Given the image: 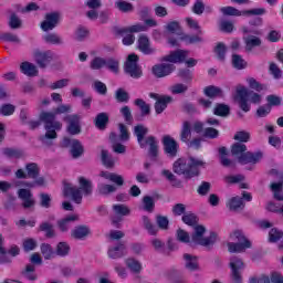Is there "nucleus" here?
I'll return each mask as SVG.
<instances>
[{
    "label": "nucleus",
    "mask_w": 283,
    "mask_h": 283,
    "mask_svg": "<svg viewBox=\"0 0 283 283\" xmlns=\"http://www.w3.org/2000/svg\"><path fill=\"white\" fill-rule=\"evenodd\" d=\"M72 112V105L61 104L55 108V112H42L40 113V120L44 125L45 134L41 135L38 140L44 145V147H52L54 145V140L59 138V134L56 132H61L63 129V124L56 120V115L59 114H70Z\"/></svg>",
    "instance_id": "1"
},
{
    "label": "nucleus",
    "mask_w": 283,
    "mask_h": 283,
    "mask_svg": "<svg viewBox=\"0 0 283 283\" xmlns=\"http://www.w3.org/2000/svg\"><path fill=\"white\" fill-rule=\"evenodd\" d=\"M78 185L80 187H76L66 180L63 181L64 198H71L75 205L83 202V196L87 197L94 193V184H92V180L85 177H78Z\"/></svg>",
    "instance_id": "2"
},
{
    "label": "nucleus",
    "mask_w": 283,
    "mask_h": 283,
    "mask_svg": "<svg viewBox=\"0 0 283 283\" xmlns=\"http://www.w3.org/2000/svg\"><path fill=\"white\" fill-rule=\"evenodd\" d=\"M234 101H237L242 112L248 113L251 112V104H249V102L253 103L254 105H260V103H262V95L255 91L247 88L242 84H239L235 88Z\"/></svg>",
    "instance_id": "3"
},
{
    "label": "nucleus",
    "mask_w": 283,
    "mask_h": 283,
    "mask_svg": "<svg viewBox=\"0 0 283 283\" xmlns=\"http://www.w3.org/2000/svg\"><path fill=\"white\" fill-rule=\"evenodd\" d=\"M231 156L238 160L240 165H255L262 160V151H247V145L234 143L231 146Z\"/></svg>",
    "instance_id": "4"
},
{
    "label": "nucleus",
    "mask_w": 283,
    "mask_h": 283,
    "mask_svg": "<svg viewBox=\"0 0 283 283\" xmlns=\"http://www.w3.org/2000/svg\"><path fill=\"white\" fill-rule=\"evenodd\" d=\"M27 178H31L33 181H23L22 187L28 189H34V187H45V177H41V168L39 164L29 163L25 165Z\"/></svg>",
    "instance_id": "5"
},
{
    "label": "nucleus",
    "mask_w": 283,
    "mask_h": 283,
    "mask_svg": "<svg viewBox=\"0 0 283 283\" xmlns=\"http://www.w3.org/2000/svg\"><path fill=\"white\" fill-rule=\"evenodd\" d=\"M143 227L147 230L149 235H158V232L161 231H169V218L167 216L157 214L156 216V224L151 222V219L147 216L142 217Z\"/></svg>",
    "instance_id": "6"
},
{
    "label": "nucleus",
    "mask_w": 283,
    "mask_h": 283,
    "mask_svg": "<svg viewBox=\"0 0 283 283\" xmlns=\"http://www.w3.org/2000/svg\"><path fill=\"white\" fill-rule=\"evenodd\" d=\"M114 32L117 36H124L122 40L123 45H134V41H136V36L134 35V33L147 32V25L137 23L127 28L115 27Z\"/></svg>",
    "instance_id": "7"
},
{
    "label": "nucleus",
    "mask_w": 283,
    "mask_h": 283,
    "mask_svg": "<svg viewBox=\"0 0 283 283\" xmlns=\"http://www.w3.org/2000/svg\"><path fill=\"white\" fill-rule=\"evenodd\" d=\"M189 56V51L178 49L170 52L168 55L161 57V63H185L187 67H196L198 65V60Z\"/></svg>",
    "instance_id": "8"
},
{
    "label": "nucleus",
    "mask_w": 283,
    "mask_h": 283,
    "mask_svg": "<svg viewBox=\"0 0 283 283\" xmlns=\"http://www.w3.org/2000/svg\"><path fill=\"white\" fill-rule=\"evenodd\" d=\"M230 238L237 242L228 243L229 253H242L247 251V249H251V241L244 237L242 231L235 230L232 234H230Z\"/></svg>",
    "instance_id": "9"
},
{
    "label": "nucleus",
    "mask_w": 283,
    "mask_h": 283,
    "mask_svg": "<svg viewBox=\"0 0 283 283\" xmlns=\"http://www.w3.org/2000/svg\"><path fill=\"white\" fill-rule=\"evenodd\" d=\"M139 57L136 53H132L127 56L124 64V72L128 74L132 78H140L143 76V69L138 64Z\"/></svg>",
    "instance_id": "10"
},
{
    "label": "nucleus",
    "mask_w": 283,
    "mask_h": 283,
    "mask_svg": "<svg viewBox=\"0 0 283 283\" xmlns=\"http://www.w3.org/2000/svg\"><path fill=\"white\" fill-rule=\"evenodd\" d=\"M172 171L177 176H185L186 180H191V178L198 177V171L191 169L189 163L185 158H179L172 164Z\"/></svg>",
    "instance_id": "11"
},
{
    "label": "nucleus",
    "mask_w": 283,
    "mask_h": 283,
    "mask_svg": "<svg viewBox=\"0 0 283 283\" xmlns=\"http://www.w3.org/2000/svg\"><path fill=\"white\" fill-rule=\"evenodd\" d=\"M220 11L222 12V14H224V17H247V15L261 17L262 14H266V9L264 8L240 11L234 7H222Z\"/></svg>",
    "instance_id": "12"
},
{
    "label": "nucleus",
    "mask_w": 283,
    "mask_h": 283,
    "mask_svg": "<svg viewBox=\"0 0 283 283\" xmlns=\"http://www.w3.org/2000/svg\"><path fill=\"white\" fill-rule=\"evenodd\" d=\"M138 145L140 149H147L148 157L153 163H156L158 160V154H159V146H158V139L154 135H149L146 138H144L142 142H138Z\"/></svg>",
    "instance_id": "13"
},
{
    "label": "nucleus",
    "mask_w": 283,
    "mask_h": 283,
    "mask_svg": "<svg viewBox=\"0 0 283 283\" xmlns=\"http://www.w3.org/2000/svg\"><path fill=\"white\" fill-rule=\"evenodd\" d=\"M230 282L231 283H242V271H244V262L238 256H232L230 259Z\"/></svg>",
    "instance_id": "14"
},
{
    "label": "nucleus",
    "mask_w": 283,
    "mask_h": 283,
    "mask_svg": "<svg viewBox=\"0 0 283 283\" xmlns=\"http://www.w3.org/2000/svg\"><path fill=\"white\" fill-rule=\"evenodd\" d=\"M161 143L164 145V153L168 158L174 159L178 156L180 145H178V142H176L174 137L170 135H165L161 139Z\"/></svg>",
    "instance_id": "15"
},
{
    "label": "nucleus",
    "mask_w": 283,
    "mask_h": 283,
    "mask_svg": "<svg viewBox=\"0 0 283 283\" xmlns=\"http://www.w3.org/2000/svg\"><path fill=\"white\" fill-rule=\"evenodd\" d=\"M64 123H67L66 132L71 136L81 134V116L77 114L65 115L63 117Z\"/></svg>",
    "instance_id": "16"
},
{
    "label": "nucleus",
    "mask_w": 283,
    "mask_h": 283,
    "mask_svg": "<svg viewBox=\"0 0 283 283\" xmlns=\"http://www.w3.org/2000/svg\"><path fill=\"white\" fill-rule=\"evenodd\" d=\"M61 21V13L50 12L44 15V21L41 22L40 28L43 32H50L59 25Z\"/></svg>",
    "instance_id": "17"
},
{
    "label": "nucleus",
    "mask_w": 283,
    "mask_h": 283,
    "mask_svg": "<svg viewBox=\"0 0 283 283\" xmlns=\"http://www.w3.org/2000/svg\"><path fill=\"white\" fill-rule=\"evenodd\" d=\"M172 72H176V65H174V63L171 62H163L159 64H155L151 67V73L154 74V76H156V78H165V76H169Z\"/></svg>",
    "instance_id": "18"
},
{
    "label": "nucleus",
    "mask_w": 283,
    "mask_h": 283,
    "mask_svg": "<svg viewBox=\"0 0 283 283\" xmlns=\"http://www.w3.org/2000/svg\"><path fill=\"white\" fill-rule=\"evenodd\" d=\"M18 198L22 200L23 209H32L36 205V200H34V195H32V191L30 189H19Z\"/></svg>",
    "instance_id": "19"
},
{
    "label": "nucleus",
    "mask_w": 283,
    "mask_h": 283,
    "mask_svg": "<svg viewBox=\"0 0 283 283\" xmlns=\"http://www.w3.org/2000/svg\"><path fill=\"white\" fill-rule=\"evenodd\" d=\"M34 59L35 63L41 67L42 70H45L48 67L49 63H52V60L54 59V53L52 51H39L36 50L34 52Z\"/></svg>",
    "instance_id": "20"
},
{
    "label": "nucleus",
    "mask_w": 283,
    "mask_h": 283,
    "mask_svg": "<svg viewBox=\"0 0 283 283\" xmlns=\"http://www.w3.org/2000/svg\"><path fill=\"white\" fill-rule=\"evenodd\" d=\"M137 48L146 55L156 54V49L151 48V42L149 41V38L145 34L139 35L137 40Z\"/></svg>",
    "instance_id": "21"
},
{
    "label": "nucleus",
    "mask_w": 283,
    "mask_h": 283,
    "mask_svg": "<svg viewBox=\"0 0 283 283\" xmlns=\"http://www.w3.org/2000/svg\"><path fill=\"white\" fill-rule=\"evenodd\" d=\"M107 255L111 258V260H119L120 258H125V255H127V247L125 243L119 242L117 245L108 248Z\"/></svg>",
    "instance_id": "22"
},
{
    "label": "nucleus",
    "mask_w": 283,
    "mask_h": 283,
    "mask_svg": "<svg viewBox=\"0 0 283 283\" xmlns=\"http://www.w3.org/2000/svg\"><path fill=\"white\" fill-rule=\"evenodd\" d=\"M163 198L161 195H154L151 196H144L142 199V205L144 211H147V213H154V210L156 209V200H160Z\"/></svg>",
    "instance_id": "23"
},
{
    "label": "nucleus",
    "mask_w": 283,
    "mask_h": 283,
    "mask_svg": "<svg viewBox=\"0 0 283 283\" xmlns=\"http://www.w3.org/2000/svg\"><path fill=\"white\" fill-rule=\"evenodd\" d=\"M76 220H78L77 214H69L65 218L57 220V229L62 233H67V231H70V228L72 227V222H76Z\"/></svg>",
    "instance_id": "24"
},
{
    "label": "nucleus",
    "mask_w": 283,
    "mask_h": 283,
    "mask_svg": "<svg viewBox=\"0 0 283 283\" xmlns=\"http://www.w3.org/2000/svg\"><path fill=\"white\" fill-rule=\"evenodd\" d=\"M135 105L140 108L142 114L135 115V120L140 122L144 120L145 116H149L151 114V106L145 103L144 99L137 98L135 99Z\"/></svg>",
    "instance_id": "25"
},
{
    "label": "nucleus",
    "mask_w": 283,
    "mask_h": 283,
    "mask_svg": "<svg viewBox=\"0 0 283 283\" xmlns=\"http://www.w3.org/2000/svg\"><path fill=\"white\" fill-rule=\"evenodd\" d=\"M94 125L96 129L105 132V129H107V125H109V114L105 112L97 114L94 118Z\"/></svg>",
    "instance_id": "26"
},
{
    "label": "nucleus",
    "mask_w": 283,
    "mask_h": 283,
    "mask_svg": "<svg viewBox=\"0 0 283 283\" xmlns=\"http://www.w3.org/2000/svg\"><path fill=\"white\" fill-rule=\"evenodd\" d=\"M99 176L102 178H105V180H109V182H113L114 185H116V187H123V185H125V179L122 175L109 171H102Z\"/></svg>",
    "instance_id": "27"
},
{
    "label": "nucleus",
    "mask_w": 283,
    "mask_h": 283,
    "mask_svg": "<svg viewBox=\"0 0 283 283\" xmlns=\"http://www.w3.org/2000/svg\"><path fill=\"white\" fill-rule=\"evenodd\" d=\"M20 273L22 277H24V280H29V282H36V280H39V275L36 274V266L33 264H27Z\"/></svg>",
    "instance_id": "28"
},
{
    "label": "nucleus",
    "mask_w": 283,
    "mask_h": 283,
    "mask_svg": "<svg viewBox=\"0 0 283 283\" xmlns=\"http://www.w3.org/2000/svg\"><path fill=\"white\" fill-rule=\"evenodd\" d=\"M174 103V97L169 95H164L159 97L155 103V112L156 114H163L167 109V105Z\"/></svg>",
    "instance_id": "29"
},
{
    "label": "nucleus",
    "mask_w": 283,
    "mask_h": 283,
    "mask_svg": "<svg viewBox=\"0 0 283 283\" xmlns=\"http://www.w3.org/2000/svg\"><path fill=\"white\" fill-rule=\"evenodd\" d=\"M167 280L172 283H189L185 280V275L182 272L178 271L177 269H170L165 273Z\"/></svg>",
    "instance_id": "30"
},
{
    "label": "nucleus",
    "mask_w": 283,
    "mask_h": 283,
    "mask_svg": "<svg viewBox=\"0 0 283 283\" xmlns=\"http://www.w3.org/2000/svg\"><path fill=\"white\" fill-rule=\"evenodd\" d=\"M90 235V228L87 226H77L71 231L73 240H85Z\"/></svg>",
    "instance_id": "31"
},
{
    "label": "nucleus",
    "mask_w": 283,
    "mask_h": 283,
    "mask_svg": "<svg viewBox=\"0 0 283 283\" xmlns=\"http://www.w3.org/2000/svg\"><path fill=\"white\" fill-rule=\"evenodd\" d=\"M212 113L214 116H220L221 118H227L231 115V106L224 103H217L213 107Z\"/></svg>",
    "instance_id": "32"
},
{
    "label": "nucleus",
    "mask_w": 283,
    "mask_h": 283,
    "mask_svg": "<svg viewBox=\"0 0 283 283\" xmlns=\"http://www.w3.org/2000/svg\"><path fill=\"white\" fill-rule=\"evenodd\" d=\"M20 72L24 74L25 76H39V70L36 69V65L30 62H22L20 64Z\"/></svg>",
    "instance_id": "33"
},
{
    "label": "nucleus",
    "mask_w": 283,
    "mask_h": 283,
    "mask_svg": "<svg viewBox=\"0 0 283 283\" xmlns=\"http://www.w3.org/2000/svg\"><path fill=\"white\" fill-rule=\"evenodd\" d=\"M184 260H185V268L188 271H198V269H200V265L198 264V256L191 255L189 253H185Z\"/></svg>",
    "instance_id": "34"
},
{
    "label": "nucleus",
    "mask_w": 283,
    "mask_h": 283,
    "mask_svg": "<svg viewBox=\"0 0 283 283\" xmlns=\"http://www.w3.org/2000/svg\"><path fill=\"white\" fill-rule=\"evenodd\" d=\"M227 207L230 211H242V209H244V200H242L241 197L237 196V197H232L228 203Z\"/></svg>",
    "instance_id": "35"
},
{
    "label": "nucleus",
    "mask_w": 283,
    "mask_h": 283,
    "mask_svg": "<svg viewBox=\"0 0 283 283\" xmlns=\"http://www.w3.org/2000/svg\"><path fill=\"white\" fill-rule=\"evenodd\" d=\"M203 94L207 96V98H210V101H213V98H218L222 96V88L216 86V85H209L203 88Z\"/></svg>",
    "instance_id": "36"
},
{
    "label": "nucleus",
    "mask_w": 283,
    "mask_h": 283,
    "mask_svg": "<svg viewBox=\"0 0 283 283\" xmlns=\"http://www.w3.org/2000/svg\"><path fill=\"white\" fill-rule=\"evenodd\" d=\"M180 140L187 145L191 140V123L184 122L181 132H180Z\"/></svg>",
    "instance_id": "37"
},
{
    "label": "nucleus",
    "mask_w": 283,
    "mask_h": 283,
    "mask_svg": "<svg viewBox=\"0 0 283 283\" xmlns=\"http://www.w3.org/2000/svg\"><path fill=\"white\" fill-rule=\"evenodd\" d=\"M245 51L251 52L253 48H260L262 45V40L255 35H250L244 38Z\"/></svg>",
    "instance_id": "38"
},
{
    "label": "nucleus",
    "mask_w": 283,
    "mask_h": 283,
    "mask_svg": "<svg viewBox=\"0 0 283 283\" xmlns=\"http://www.w3.org/2000/svg\"><path fill=\"white\" fill-rule=\"evenodd\" d=\"M85 153V149L83 148V144L78 139H72L71 145V155L73 158H81L83 154Z\"/></svg>",
    "instance_id": "39"
},
{
    "label": "nucleus",
    "mask_w": 283,
    "mask_h": 283,
    "mask_svg": "<svg viewBox=\"0 0 283 283\" xmlns=\"http://www.w3.org/2000/svg\"><path fill=\"white\" fill-rule=\"evenodd\" d=\"M149 134V128L143 124H138L134 127V135L137 138V143H140L147 138V135Z\"/></svg>",
    "instance_id": "40"
},
{
    "label": "nucleus",
    "mask_w": 283,
    "mask_h": 283,
    "mask_svg": "<svg viewBox=\"0 0 283 283\" xmlns=\"http://www.w3.org/2000/svg\"><path fill=\"white\" fill-rule=\"evenodd\" d=\"M270 189L273 191L275 200L283 201V176L279 182H272Z\"/></svg>",
    "instance_id": "41"
},
{
    "label": "nucleus",
    "mask_w": 283,
    "mask_h": 283,
    "mask_svg": "<svg viewBox=\"0 0 283 283\" xmlns=\"http://www.w3.org/2000/svg\"><path fill=\"white\" fill-rule=\"evenodd\" d=\"M2 154L3 156H6L7 158H23L25 156V153H23L22 149L19 148H3L2 149Z\"/></svg>",
    "instance_id": "42"
},
{
    "label": "nucleus",
    "mask_w": 283,
    "mask_h": 283,
    "mask_svg": "<svg viewBox=\"0 0 283 283\" xmlns=\"http://www.w3.org/2000/svg\"><path fill=\"white\" fill-rule=\"evenodd\" d=\"M165 30H167V32H169L170 34H177V36H182V34L185 33L182 31V27H180V22H178V21L169 22L165 27Z\"/></svg>",
    "instance_id": "43"
},
{
    "label": "nucleus",
    "mask_w": 283,
    "mask_h": 283,
    "mask_svg": "<svg viewBox=\"0 0 283 283\" xmlns=\"http://www.w3.org/2000/svg\"><path fill=\"white\" fill-rule=\"evenodd\" d=\"M247 83H248L250 90H254V92H264V91L269 90V86L266 84H262V83L258 82V80H255L254 77H249L247 80Z\"/></svg>",
    "instance_id": "44"
},
{
    "label": "nucleus",
    "mask_w": 283,
    "mask_h": 283,
    "mask_svg": "<svg viewBox=\"0 0 283 283\" xmlns=\"http://www.w3.org/2000/svg\"><path fill=\"white\" fill-rule=\"evenodd\" d=\"M125 264L133 273H140L143 271V264L134 258L126 259Z\"/></svg>",
    "instance_id": "45"
},
{
    "label": "nucleus",
    "mask_w": 283,
    "mask_h": 283,
    "mask_svg": "<svg viewBox=\"0 0 283 283\" xmlns=\"http://www.w3.org/2000/svg\"><path fill=\"white\" fill-rule=\"evenodd\" d=\"M104 67L114 74H118L119 62L114 57L104 59Z\"/></svg>",
    "instance_id": "46"
},
{
    "label": "nucleus",
    "mask_w": 283,
    "mask_h": 283,
    "mask_svg": "<svg viewBox=\"0 0 283 283\" xmlns=\"http://www.w3.org/2000/svg\"><path fill=\"white\" fill-rule=\"evenodd\" d=\"M205 233H207V228H205V226H195V232L191 235V240L192 242H195V244H198L201 239L202 235H205Z\"/></svg>",
    "instance_id": "47"
},
{
    "label": "nucleus",
    "mask_w": 283,
    "mask_h": 283,
    "mask_svg": "<svg viewBox=\"0 0 283 283\" xmlns=\"http://www.w3.org/2000/svg\"><path fill=\"white\" fill-rule=\"evenodd\" d=\"M101 160L104 165V167H107L108 169H112V167H114V157H112V155H109L108 150L102 149L101 151Z\"/></svg>",
    "instance_id": "48"
},
{
    "label": "nucleus",
    "mask_w": 283,
    "mask_h": 283,
    "mask_svg": "<svg viewBox=\"0 0 283 283\" xmlns=\"http://www.w3.org/2000/svg\"><path fill=\"white\" fill-rule=\"evenodd\" d=\"M40 249L44 260H52V258L56 255V252H54V249H52L50 243H42Z\"/></svg>",
    "instance_id": "49"
},
{
    "label": "nucleus",
    "mask_w": 283,
    "mask_h": 283,
    "mask_svg": "<svg viewBox=\"0 0 283 283\" xmlns=\"http://www.w3.org/2000/svg\"><path fill=\"white\" fill-rule=\"evenodd\" d=\"M55 253L60 258H65L70 255V244L65 241L59 242L55 249Z\"/></svg>",
    "instance_id": "50"
},
{
    "label": "nucleus",
    "mask_w": 283,
    "mask_h": 283,
    "mask_svg": "<svg viewBox=\"0 0 283 283\" xmlns=\"http://www.w3.org/2000/svg\"><path fill=\"white\" fill-rule=\"evenodd\" d=\"M97 192L99 196H109V193L116 192V186L107 184H98Z\"/></svg>",
    "instance_id": "51"
},
{
    "label": "nucleus",
    "mask_w": 283,
    "mask_h": 283,
    "mask_svg": "<svg viewBox=\"0 0 283 283\" xmlns=\"http://www.w3.org/2000/svg\"><path fill=\"white\" fill-rule=\"evenodd\" d=\"M218 242V234L216 232H211L209 237L202 238L197 244L200 247H213Z\"/></svg>",
    "instance_id": "52"
},
{
    "label": "nucleus",
    "mask_w": 283,
    "mask_h": 283,
    "mask_svg": "<svg viewBox=\"0 0 283 283\" xmlns=\"http://www.w3.org/2000/svg\"><path fill=\"white\" fill-rule=\"evenodd\" d=\"M0 41H3L4 43H21L19 35L12 32L0 33Z\"/></svg>",
    "instance_id": "53"
},
{
    "label": "nucleus",
    "mask_w": 283,
    "mask_h": 283,
    "mask_svg": "<svg viewBox=\"0 0 283 283\" xmlns=\"http://www.w3.org/2000/svg\"><path fill=\"white\" fill-rule=\"evenodd\" d=\"M40 231H43L46 235V238H55L56 232L54 231V226L50 222H42L40 224Z\"/></svg>",
    "instance_id": "54"
},
{
    "label": "nucleus",
    "mask_w": 283,
    "mask_h": 283,
    "mask_svg": "<svg viewBox=\"0 0 283 283\" xmlns=\"http://www.w3.org/2000/svg\"><path fill=\"white\" fill-rule=\"evenodd\" d=\"M45 43H51L52 45H63V39L56 33H48L43 36Z\"/></svg>",
    "instance_id": "55"
},
{
    "label": "nucleus",
    "mask_w": 283,
    "mask_h": 283,
    "mask_svg": "<svg viewBox=\"0 0 283 283\" xmlns=\"http://www.w3.org/2000/svg\"><path fill=\"white\" fill-rule=\"evenodd\" d=\"M188 165L190 169H196L197 176H200V169L199 167H205L207 165L202 159L196 158V157H189Z\"/></svg>",
    "instance_id": "56"
},
{
    "label": "nucleus",
    "mask_w": 283,
    "mask_h": 283,
    "mask_svg": "<svg viewBox=\"0 0 283 283\" xmlns=\"http://www.w3.org/2000/svg\"><path fill=\"white\" fill-rule=\"evenodd\" d=\"M232 65L235 70H244L247 67V61L242 59V55L232 54Z\"/></svg>",
    "instance_id": "57"
},
{
    "label": "nucleus",
    "mask_w": 283,
    "mask_h": 283,
    "mask_svg": "<svg viewBox=\"0 0 283 283\" xmlns=\"http://www.w3.org/2000/svg\"><path fill=\"white\" fill-rule=\"evenodd\" d=\"M214 53L217 54V59H219V61H224L227 56V44L219 42L214 48Z\"/></svg>",
    "instance_id": "58"
},
{
    "label": "nucleus",
    "mask_w": 283,
    "mask_h": 283,
    "mask_svg": "<svg viewBox=\"0 0 283 283\" xmlns=\"http://www.w3.org/2000/svg\"><path fill=\"white\" fill-rule=\"evenodd\" d=\"M180 41H185V43H188L189 45H193L196 43H202V38L200 35H189L186 33H182L180 36Z\"/></svg>",
    "instance_id": "59"
},
{
    "label": "nucleus",
    "mask_w": 283,
    "mask_h": 283,
    "mask_svg": "<svg viewBox=\"0 0 283 283\" xmlns=\"http://www.w3.org/2000/svg\"><path fill=\"white\" fill-rule=\"evenodd\" d=\"M161 175L169 180V182H172V187H181L182 182L176 178V175L171 172L170 170L164 169L161 171Z\"/></svg>",
    "instance_id": "60"
},
{
    "label": "nucleus",
    "mask_w": 283,
    "mask_h": 283,
    "mask_svg": "<svg viewBox=\"0 0 283 283\" xmlns=\"http://www.w3.org/2000/svg\"><path fill=\"white\" fill-rule=\"evenodd\" d=\"M39 198L40 207H42V209H50V207H52V197L49 193L41 192Z\"/></svg>",
    "instance_id": "61"
},
{
    "label": "nucleus",
    "mask_w": 283,
    "mask_h": 283,
    "mask_svg": "<svg viewBox=\"0 0 283 283\" xmlns=\"http://www.w3.org/2000/svg\"><path fill=\"white\" fill-rule=\"evenodd\" d=\"M113 211L115 212V216H129L132 213V210H129V207L118 203L113 206Z\"/></svg>",
    "instance_id": "62"
},
{
    "label": "nucleus",
    "mask_w": 283,
    "mask_h": 283,
    "mask_svg": "<svg viewBox=\"0 0 283 283\" xmlns=\"http://www.w3.org/2000/svg\"><path fill=\"white\" fill-rule=\"evenodd\" d=\"M117 103H129V93L124 88H117L115 92Z\"/></svg>",
    "instance_id": "63"
},
{
    "label": "nucleus",
    "mask_w": 283,
    "mask_h": 283,
    "mask_svg": "<svg viewBox=\"0 0 283 283\" xmlns=\"http://www.w3.org/2000/svg\"><path fill=\"white\" fill-rule=\"evenodd\" d=\"M233 138L238 140L237 143H249V140H251V134L247 130H239Z\"/></svg>",
    "instance_id": "64"
}]
</instances>
